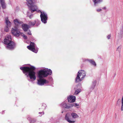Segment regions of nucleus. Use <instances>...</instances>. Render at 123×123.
I'll use <instances>...</instances> for the list:
<instances>
[{
	"mask_svg": "<svg viewBox=\"0 0 123 123\" xmlns=\"http://www.w3.org/2000/svg\"><path fill=\"white\" fill-rule=\"evenodd\" d=\"M20 69L23 71L24 74L27 76V77H29L30 79L28 80L32 82H33L36 79L35 75V72L34 70L36 69L35 67L33 66L30 67H20Z\"/></svg>",
	"mask_w": 123,
	"mask_h": 123,
	"instance_id": "1",
	"label": "nucleus"
},
{
	"mask_svg": "<svg viewBox=\"0 0 123 123\" xmlns=\"http://www.w3.org/2000/svg\"><path fill=\"white\" fill-rule=\"evenodd\" d=\"M70 104V108L73 107V106L76 107L77 106H78L79 105V104H78L75 103Z\"/></svg>",
	"mask_w": 123,
	"mask_h": 123,
	"instance_id": "23",
	"label": "nucleus"
},
{
	"mask_svg": "<svg viewBox=\"0 0 123 123\" xmlns=\"http://www.w3.org/2000/svg\"><path fill=\"white\" fill-rule=\"evenodd\" d=\"M32 16V15H30L29 16V18H31V16Z\"/></svg>",
	"mask_w": 123,
	"mask_h": 123,
	"instance_id": "42",
	"label": "nucleus"
},
{
	"mask_svg": "<svg viewBox=\"0 0 123 123\" xmlns=\"http://www.w3.org/2000/svg\"><path fill=\"white\" fill-rule=\"evenodd\" d=\"M81 90L80 89H79L76 90L74 93V94L77 95L80 92Z\"/></svg>",
	"mask_w": 123,
	"mask_h": 123,
	"instance_id": "25",
	"label": "nucleus"
},
{
	"mask_svg": "<svg viewBox=\"0 0 123 123\" xmlns=\"http://www.w3.org/2000/svg\"><path fill=\"white\" fill-rule=\"evenodd\" d=\"M101 10H102V9H98L97 10V11L98 12H100V11H101Z\"/></svg>",
	"mask_w": 123,
	"mask_h": 123,
	"instance_id": "37",
	"label": "nucleus"
},
{
	"mask_svg": "<svg viewBox=\"0 0 123 123\" xmlns=\"http://www.w3.org/2000/svg\"><path fill=\"white\" fill-rule=\"evenodd\" d=\"M49 78H50V79H52V78L51 77H49Z\"/></svg>",
	"mask_w": 123,
	"mask_h": 123,
	"instance_id": "43",
	"label": "nucleus"
},
{
	"mask_svg": "<svg viewBox=\"0 0 123 123\" xmlns=\"http://www.w3.org/2000/svg\"><path fill=\"white\" fill-rule=\"evenodd\" d=\"M4 43L7 45L6 48L10 50H12L15 48V44L12 41L11 36L10 35L6 36L4 39Z\"/></svg>",
	"mask_w": 123,
	"mask_h": 123,
	"instance_id": "2",
	"label": "nucleus"
},
{
	"mask_svg": "<svg viewBox=\"0 0 123 123\" xmlns=\"http://www.w3.org/2000/svg\"><path fill=\"white\" fill-rule=\"evenodd\" d=\"M111 36L110 35H109L107 36V37L108 39H110Z\"/></svg>",
	"mask_w": 123,
	"mask_h": 123,
	"instance_id": "36",
	"label": "nucleus"
},
{
	"mask_svg": "<svg viewBox=\"0 0 123 123\" xmlns=\"http://www.w3.org/2000/svg\"><path fill=\"white\" fill-rule=\"evenodd\" d=\"M35 44L34 43L32 42H30V45L29 46H27V47L28 49L30 48H32V47H35Z\"/></svg>",
	"mask_w": 123,
	"mask_h": 123,
	"instance_id": "20",
	"label": "nucleus"
},
{
	"mask_svg": "<svg viewBox=\"0 0 123 123\" xmlns=\"http://www.w3.org/2000/svg\"><path fill=\"white\" fill-rule=\"evenodd\" d=\"M27 32V34L28 35H31V32L30 30H29Z\"/></svg>",
	"mask_w": 123,
	"mask_h": 123,
	"instance_id": "33",
	"label": "nucleus"
},
{
	"mask_svg": "<svg viewBox=\"0 0 123 123\" xmlns=\"http://www.w3.org/2000/svg\"><path fill=\"white\" fill-rule=\"evenodd\" d=\"M5 0H0V2H2L3 1H4Z\"/></svg>",
	"mask_w": 123,
	"mask_h": 123,
	"instance_id": "40",
	"label": "nucleus"
},
{
	"mask_svg": "<svg viewBox=\"0 0 123 123\" xmlns=\"http://www.w3.org/2000/svg\"><path fill=\"white\" fill-rule=\"evenodd\" d=\"M26 1L29 9L32 13L37 11V6L34 5L36 2V0H26Z\"/></svg>",
	"mask_w": 123,
	"mask_h": 123,
	"instance_id": "5",
	"label": "nucleus"
},
{
	"mask_svg": "<svg viewBox=\"0 0 123 123\" xmlns=\"http://www.w3.org/2000/svg\"><path fill=\"white\" fill-rule=\"evenodd\" d=\"M121 49V47L120 46H118L117 49V50L118 51L119 53H120Z\"/></svg>",
	"mask_w": 123,
	"mask_h": 123,
	"instance_id": "31",
	"label": "nucleus"
},
{
	"mask_svg": "<svg viewBox=\"0 0 123 123\" xmlns=\"http://www.w3.org/2000/svg\"><path fill=\"white\" fill-rule=\"evenodd\" d=\"M60 106L66 109H69L70 108V104L68 105L66 103H62L61 104Z\"/></svg>",
	"mask_w": 123,
	"mask_h": 123,
	"instance_id": "12",
	"label": "nucleus"
},
{
	"mask_svg": "<svg viewBox=\"0 0 123 123\" xmlns=\"http://www.w3.org/2000/svg\"><path fill=\"white\" fill-rule=\"evenodd\" d=\"M102 9H106V7H104L103 8H102Z\"/></svg>",
	"mask_w": 123,
	"mask_h": 123,
	"instance_id": "41",
	"label": "nucleus"
},
{
	"mask_svg": "<svg viewBox=\"0 0 123 123\" xmlns=\"http://www.w3.org/2000/svg\"><path fill=\"white\" fill-rule=\"evenodd\" d=\"M96 80H94L92 82V83L90 87V90H93L96 85Z\"/></svg>",
	"mask_w": 123,
	"mask_h": 123,
	"instance_id": "13",
	"label": "nucleus"
},
{
	"mask_svg": "<svg viewBox=\"0 0 123 123\" xmlns=\"http://www.w3.org/2000/svg\"><path fill=\"white\" fill-rule=\"evenodd\" d=\"M121 99H118L117 101L116 104V105L118 106H119L121 103Z\"/></svg>",
	"mask_w": 123,
	"mask_h": 123,
	"instance_id": "27",
	"label": "nucleus"
},
{
	"mask_svg": "<svg viewBox=\"0 0 123 123\" xmlns=\"http://www.w3.org/2000/svg\"><path fill=\"white\" fill-rule=\"evenodd\" d=\"M36 23V20H35L33 22L30 21L29 23V24L31 26H33Z\"/></svg>",
	"mask_w": 123,
	"mask_h": 123,
	"instance_id": "17",
	"label": "nucleus"
},
{
	"mask_svg": "<svg viewBox=\"0 0 123 123\" xmlns=\"http://www.w3.org/2000/svg\"><path fill=\"white\" fill-rule=\"evenodd\" d=\"M23 36L24 38L25 39H27V37L26 36L25 34H23Z\"/></svg>",
	"mask_w": 123,
	"mask_h": 123,
	"instance_id": "34",
	"label": "nucleus"
},
{
	"mask_svg": "<svg viewBox=\"0 0 123 123\" xmlns=\"http://www.w3.org/2000/svg\"><path fill=\"white\" fill-rule=\"evenodd\" d=\"M71 116L69 113H66L65 115V120L69 123H72L75 122V121L72 120H71L70 119V117Z\"/></svg>",
	"mask_w": 123,
	"mask_h": 123,
	"instance_id": "8",
	"label": "nucleus"
},
{
	"mask_svg": "<svg viewBox=\"0 0 123 123\" xmlns=\"http://www.w3.org/2000/svg\"><path fill=\"white\" fill-rule=\"evenodd\" d=\"M82 76V74L81 73V71H79L78 73L77 76L75 79V82H77L79 81H80L82 80L81 78H80V77Z\"/></svg>",
	"mask_w": 123,
	"mask_h": 123,
	"instance_id": "9",
	"label": "nucleus"
},
{
	"mask_svg": "<svg viewBox=\"0 0 123 123\" xmlns=\"http://www.w3.org/2000/svg\"><path fill=\"white\" fill-rule=\"evenodd\" d=\"M121 111H123V103H121Z\"/></svg>",
	"mask_w": 123,
	"mask_h": 123,
	"instance_id": "35",
	"label": "nucleus"
},
{
	"mask_svg": "<svg viewBox=\"0 0 123 123\" xmlns=\"http://www.w3.org/2000/svg\"><path fill=\"white\" fill-rule=\"evenodd\" d=\"M93 2L95 6H97L99 4L102 2L103 0H93Z\"/></svg>",
	"mask_w": 123,
	"mask_h": 123,
	"instance_id": "14",
	"label": "nucleus"
},
{
	"mask_svg": "<svg viewBox=\"0 0 123 123\" xmlns=\"http://www.w3.org/2000/svg\"><path fill=\"white\" fill-rule=\"evenodd\" d=\"M63 111H62V113H63Z\"/></svg>",
	"mask_w": 123,
	"mask_h": 123,
	"instance_id": "44",
	"label": "nucleus"
},
{
	"mask_svg": "<svg viewBox=\"0 0 123 123\" xmlns=\"http://www.w3.org/2000/svg\"><path fill=\"white\" fill-rule=\"evenodd\" d=\"M27 119L30 121V123H35L36 121L35 119L31 118L30 117H28Z\"/></svg>",
	"mask_w": 123,
	"mask_h": 123,
	"instance_id": "18",
	"label": "nucleus"
},
{
	"mask_svg": "<svg viewBox=\"0 0 123 123\" xmlns=\"http://www.w3.org/2000/svg\"><path fill=\"white\" fill-rule=\"evenodd\" d=\"M46 106L45 104H43L42 106V109H45Z\"/></svg>",
	"mask_w": 123,
	"mask_h": 123,
	"instance_id": "28",
	"label": "nucleus"
},
{
	"mask_svg": "<svg viewBox=\"0 0 123 123\" xmlns=\"http://www.w3.org/2000/svg\"><path fill=\"white\" fill-rule=\"evenodd\" d=\"M71 116L73 118H76L79 117V116L75 113H72Z\"/></svg>",
	"mask_w": 123,
	"mask_h": 123,
	"instance_id": "16",
	"label": "nucleus"
},
{
	"mask_svg": "<svg viewBox=\"0 0 123 123\" xmlns=\"http://www.w3.org/2000/svg\"><path fill=\"white\" fill-rule=\"evenodd\" d=\"M81 73L82 74V77H81L82 80H83L85 77L86 76V72L83 70H81Z\"/></svg>",
	"mask_w": 123,
	"mask_h": 123,
	"instance_id": "19",
	"label": "nucleus"
},
{
	"mask_svg": "<svg viewBox=\"0 0 123 123\" xmlns=\"http://www.w3.org/2000/svg\"><path fill=\"white\" fill-rule=\"evenodd\" d=\"M44 112H40L39 113V114H44Z\"/></svg>",
	"mask_w": 123,
	"mask_h": 123,
	"instance_id": "38",
	"label": "nucleus"
},
{
	"mask_svg": "<svg viewBox=\"0 0 123 123\" xmlns=\"http://www.w3.org/2000/svg\"><path fill=\"white\" fill-rule=\"evenodd\" d=\"M52 71L50 69H43L39 70L37 72V77L38 78H43L51 75Z\"/></svg>",
	"mask_w": 123,
	"mask_h": 123,
	"instance_id": "4",
	"label": "nucleus"
},
{
	"mask_svg": "<svg viewBox=\"0 0 123 123\" xmlns=\"http://www.w3.org/2000/svg\"><path fill=\"white\" fill-rule=\"evenodd\" d=\"M13 22L16 26H15L14 28H12L11 30V33L17 37H18L21 34L17 26H18V24H23L22 22L19 21L17 19H15L13 20Z\"/></svg>",
	"mask_w": 123,
	"mask_h": 123,
	"instance_id": "3",
	"label": "nucleus"
},
{
	"mask_svg": "<svg viewBox=\"0 0 123 123\" xmlns=\"http://www.w3.org/2000/svg\"><path fill=\"white\" fill-rule=\"evenodd\" d=\"M8 31V26H6L4 29L5 31L7 32Z\"/></svg>",
	"mask_w": 123,
	"mask_h": 123,
	"instance_id": "29",
	"label": "nucleus"
},
{
	"mask_svg": "<svg viewBox=\"0 0 123 123\" xmlns=\"http://www.w3.org/2000/svg\"><path fill=\"white\" fill-rule=\"evenodd\" d=\"M42 78H39V79L37 80L38 84L40 86H43L44 85L46 86L49 85L48 84L49 83V81Z\"/></svg>",
	"mask_w": 123,
	"mask_h": 123,
	"instance_id": "7",
	"label": "nucleus"
},
{
	"mask_svg": "<svg viewBox=\"0 0 123 123\" xmlns=\"http://www.w3.org/2000/svg\"><path fill=\"white\" fill-rule=\"evenodd\" d=\"M1 5L3 9H5L6 8V4L5 1L0 2Z\"/></svg>",
	"mask_w": 123,
	"mask_h": 123,
	"instance_id": "21",
	"label": "nucleus"
},
{
	"mask_svg": "<svg viewBox=\"0 0 123 123\" xmlns=\"http://www.w3.org/2000/svg\"><path fill=\"white\" fill-rule=\"evenodd\" d=\"M22 27L23 31L26 32L28 30L30 26L26 24H24L22 25Z\"/></svg>",
	"mask_w": 123,
	"mask_h": 123,
	"instance_id": "10",
	"label": "nucleus"
},
{
	"mask_svg": "<svg viewBox=\"0 0 123 123\" xmlns=\"http://www.w3.org/2000/svg\"><path fill=\"white\" fill-rule=\"evenodd\" d=\"M6 23L7 26L10 25L11 23L10 21L8 20V19L6 18Z\"/></svg>",
	"mask_w": 123,
	"mask_h": 123,
	"instance_id": "24",
	"label": "nucleus"
},
{
	"mask_svg": "<svg viewBox=\"0 0 123 123\" xmlns=\"http://www.w3.org/2000/svg\"><path fill=\"white\" fill-rule=\"evenodd\" d=\"M29 39L31 40V41H34L35 40V39L32 36H31L29 37Z\"/></svg>",
	"mask_w": 123,
	"mask_h": 123,
	"instance_id": "30",
	"label": "nucleus"
},
{
	"mask_svg": "<svg viewBox=\"0 0 123 123\" xmlns=\"http://www.w3.org/2000/svg\"><path fill=\"white\" fill-rule=\"evenodd\" d=\"M69 97L68 98V101L69 102H75L76 99V97L74 96H69Z\"/></svg>",
	"mask_w": 123,
	"mask_h": 123,
	"instance_id": "11",
	"label": "nucleus"
},
{
	"mask_svg": "<svg viewBox=\"0 0 123 123\" xmlns=\"http://www.w3.org/2000/svg\"><path fill=\"white\" fill-rule=\"evenodd\" d=\"M123 34V30H121L120 31L119 33L121 37H122V35Z\"/></svg>",
	"mask_w": 123,
	"mask_h": 123,
	"instance_id": "32",
	"label": "nucleus"
},
{
	"mask_svg": "<svg viewBox=\"0 0 123 123\" xmlns=\"http://www.w3.org/2000/svg\"><path fill=\"white\" fill-rule=\"evenodd\" d=\"M37 12L41 13L40 17L41 20L42 22L44 24L46 23L48 19V16L47 14L45 13L44 12H42L40 10L38 11Z\"/></svg>",
	"mask_w": 123,
	"mask_h": 123,
	"instance_id": "6",
	"label": "nucleus"
},
{
	"mask_svg": "<svg viewBox=\"0 0 123 123\" xmlns=\"http://www.w3.org/2000/svg\"><path fill=\"white\" fill-rule=\"evenodd\" d=\"M121 103H123V95L121 100Z\"/></svg>",
	"mask_w": 123,
	"mask_h": 123,
	"instance_id": "39",
	"label": "nucleus"
},
{
	"mask_svg": "<svg viewBox=\"0 0 123 123\" xmlns=\"http://www.w3.org/2000/svg\"><path fill=\"white\" fill-rule=\"evenodd\" d=\"M40 21H39L38 20H36V23L35 26L37 27L40 24Z\"/></svg>",
	"mask_w": 123,
	"mask_h": 123,
	"instance_id": "26",
	"label": "nucleus"
},
{
	"mask_svg": "<svg viewBox=\"0 0 123 123\" xmlns=\"http://www.w3.org/2000/svg\"><path fill=\"white\" fill-rule=\"evenodd\" d=\"M35 47H32V48H30L28 49L29 50H31V51L34 52L35 53H37L38 51V49L37 48L36 49H35Z\"/></svg>",
	"mask_w": 123,
	"mask_h": 123,
	"instance_id": "15",
	"label": "nucleus"
},
{
	"mask_svg": "<svg viewBox=\"0 0 123 123\" xmlns=\"http://www.w3.org/2000/svg\"><path fill=\"white\" fill-rule=\"evenodd\" d=\"M89 62L92 64L94 66H96V64L95 62L93 60H88Z\"/></svg>",
	"mask_w": 123,
	"mask_h": 123,
	"instance_id": "22",
	"label": "nucleus"
}]
</instances>
